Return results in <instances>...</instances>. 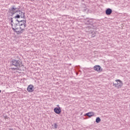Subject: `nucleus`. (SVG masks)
<instances>
[{"mask_svg":"<svg viewBox=\"0 0 130 130\" xmlns=\"http://www.w3.org/2000/svg\"><path fill=\"white\" fill-rule=\"evenodd\" d=\"M101 121V119L99 117H97L95 119L96 123H99Z\"/></svg>","mask_w":130,"mask_h":130,"instance_id":"nucleus-14","label":"nucleus"},{"mask_svg":"<svg viewBox=\"0 0 130 130\" xmlns=\"http://www.w3.org/2000/svg\"><path fill=\"white\" fill-rule=\"evenodd\" d=\"M85 115H87L89 117H91V116H93V115H94V112H90L87 113L85 114Z\"/></svg>","mask_w":130,"mask_h":130,"instance_id":"nucleus-11","label":"nucleus"},{"mask_svg":"<svg viewBox=\"0 0 130 130\" xmlns=\"http://www.w3.org/2000/svg\"><path fill=\"white\" fill-rule=\"evenodd\" d=\"M95 35L92 34V35H91V37H95Z\"/></svg>","mask_w":130,"mask_h":130,"instance_id":"nucleus-17","label":"nucleus"},{"mask_svg":"<svg viewBox=\"0 0 130 130\" xmlns=\"http://www.w3.org/2000/svg\"><path fill=\"white\" fill-rule=\"evenodd\" d=\"M2 93V90H0V93Z\"/></svg>","mask_w":130,"mask_h":130,"instance_id":"nucleus-19","label":"nucleus"},{"mask_svg":"<svg viewBox=\"0 0 130 130\" xmlns=\"http://www.w3.org/2000/svg\"><path fill=\"white\" fill-rule=\"evenodd\" d=\"M54 111L56 114H59L61 112V109H60V107H56L54 109Z\"/></svg>","mask_w":130,"mask_h":130,"instance_id":"nucleus-8","label":"nucleus"},{"mask_svg":"<svg viewBox=\"0 0 130 130\" xmlns=\"http://www.w3.org/2000/svg\"><path fill=\"white\" fill-rule=\"evenodd\" d=\"M87 10H88V8L86 6V5H85L84 4H82L83 12H86V11H87Z\"/></svg>","mask_w":130,"mask_h":130,"instance_id":"nucleus-12","label":"nucleus"},{"mask_svg":"<svg viewBox=\"0 0 130 130\" xmlns=\"http://www.w3.org/2000/svg\"><path fill=\"white\" fill-rule=\"evenodd\" d=\"M93 69L94 71H96V72H102V68L99 65H96L93 67Z\"/></svg>","mask_w":130,"mask_h":130,"instance_id":"nucleus-5","label":"nucleus"},{"mask_svg":"<svg viewBox=\"0 0 130 130\" xmlns=\"http://www.w3.org/2000/svg\"><path fill=\"white\" fill-rule=\"evenodd\" d=\"M84 22L85 24H86V25H92V19L86 18L84 19Z\"/></svg>","mask_w":130,"mask_h":130,"instance_id":"nucleus-6","label":"nucleus"},{"mask_svg":"<svg viewBox=\"0 0 130 130\" xmlns=\"http://www.w3.org/2000/svg\"><path fill=\"white\" fill-rule=\"evenodd\" d=\"M4 117H5V119H8V116H4Z\"/></svg>","mask_w":130,"mask_h":130,"instance_id":"nucleus-16","label":"nucleus"},{"mask_svg":"<svg viewBox=\"0 0 130 130\" xmlns=\"http://www.w3.org/2000/svg\"><path fill=\"white\" fill-rule=\"evenodd\" d=\"M11 63L12 66H14V67H19L20 68L24 67L21 60L13 59L11 61Z\"/></svg>","mask_w":130,"mask_h":130,"instance_id":"nucleus-2","label":"nucleus"},{"mask_svg":"<svg viewBox=\"0 0 130 130\" xmlns=\"http://www.w3.org/2000/svg\"><path fill=\"white\" fill-rule=\"evenodd\" d=\"M116 83H113V86L117 89H120L122 87V82L119 80H115Z\"/></svg>","mask_w":130,"mask_h":130,"instance_id":"nucleus-4","label":"nucleus"},{"mask_svg":"<svg viewBox=\"0 0 130 130\" xmlns=\"http://www.w3.org/2000/svg\"><path fill=\"white\" fill-rule=\"evenodd\" d=\"M112 13V10L110 8H108L106 10V14L107 16H109V15H111Z\"/></svg>","mask_w":130,"mask_h":130,"instance_id":"nucleus-10","label":"nucleus"},{"mask_svg":"<svg viewBox=\"0 0 130 130\" xmlns=\"http://www.w3.org/2000/svg\"><path fill=\"white\" fill-rule=\"evenodd\" d=\"M20 18H21L20 15H19V14H17L13 17V19L15 21H17V19L18 20V19H20Z\"/></svg>","mask_w":130,"mask_h":130,"instance_id":"nucleus-13","label":"nucleus"},{"mask_svg":"<svg viewBox=\"0 0 130 130\" xmlns=\"http://www.w3.org/2000/svg\"><path fill=\"white\" fill-rule=\"evenodd\" d=\"M9 130H13V129H10Z\"/></svg>","mask_w":130,"mask_h":130,"instance_id":"nucleus-20","label":"nucleus"},{"mask_svg":"<svg viewBox=\"0 0 130 130\" xmlns=\"http://www.w3.org/2000/svg\"><path fill=\"white\" fill-rule=\"evenodd\" d=\"M57 126H58L57 124L56 123H54V128H57Z\"/></svg>","mask_w":130,"mask_h":130,"instance_id":"nucleus-15","label":"nucleus"},{"mask_svg":"<svg viewBox=\"0 0 130 130\" xmlns=\"http://www.w3.org/2000/svg\"><path fill=\"white\" fill-rule=\"evenodd\" d=\"M15 6H13L12 7L9 9V13H11V16L13 17L14 14H16V13H18V11H16V10H19V9L15 7Z\"/></svg>","mask_w":130,"mask_h":130,"instance_id":"nucleus-3","label":"nucleus"},{"mask_svg":"<svg viewBox=\"0 0 130 130\" xmlns=\"http://www.w3.org/2000/svg\"><path fill=\"white\" fill-rule=\"evenodd\" d=\"M12 69H13V70H16V68H12Z\"/></svg>","mask_w":130,"mask_h":130,"instance_id":"nucleus-18","label":"nucleus"},{"mask_svg":"<svg viewBox=\"0 0 130 130\" xmlns=\"http://www.w3.org/2000/svg\"><path fill=\"white\" fill-rule=\"evenodd\" d=\"M9 20L11 21V25L12 26V30L17 33L18 35L22 34V33H23L25 30L24 29L27 27L26 20H20L17 19L16 21L18 22L17 23L14 24V19L13 17L9 18Z\"/></svg>","mask_w":130,"mask_h":130,"instance_id":"nucleus-1","label":"nucleus"},{"mask_svg":"<svg viewBox=\"0 0 130 130\" xmlns=\"http://www.w3.org/2000/svg\"><path fill=\"white\" fill-rule=\"evenodd\" d=\"M18 13H19L18 14L19 16H20V18L25 19V13L21 11H18Z\"/></svg>","mask_w":130,"mask_h":130,"instance_id":"nucleus-9","label":"nucleus"},{"mask_svg":"<svg viewBox=\"0 0 130 130\" xmlns=\"http://www.w3.org/2000/svg\"><path fill=\"white\" fill-rule=\"evenodd\" d=\"M33 88H34V86L32 85H28L27 88V91L29 92V93L33 92L34 91V89H33Z\"/></svg>","mask_w":130,"mask_h":130,"instance_id":"nucleus-7","label":"nucleus"}]
</instances>
